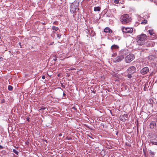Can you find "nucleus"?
Returning a JSON list of instances; mask_svg holds the SVG:
<instances>
[{
  "mask_svg": "<svg viewBox=\"0 0 157 157\" xmlns=\"http://www.w3.org/2000/svg\"><path fill=\"white\" fill-rule=\"evenodd\" d=\"M136 68L134 66L130 67L127 70V71L128 73H130V74H132L135 72Z\"/></svg>",
  "mask_w": 157,
  "mask_h": 157,
  "instance_id": "7",
  "label": "nucleus"
},
{
  "mask_svg": "<svg viewBox=\"0 0 157 157\" xmlns=\"http://www.w3.org/2000/svg\"><path fill=\"white\" fill-rule=\"evenodd\" d=\"M4 101H2V102H3Z\"/></svg>",
  "mask_w": 157,
  "mask_h": 157,
  "instance_id": "38",
  "label": "nucleus"
},
{
  "mask_svg": "<svg viewBox=\"0 0 157 157\" xmlns=\"http://www.w3.org/2000/svg\"><path fill=\"white\" fill-rule=\"evenodd\" d=\"M78 4V2L77 1H75L71 5L70 7V10L72 13H74L76 11L77 9Z\"/></svg>",
  "mask_w": 157,
  "mask_h": 157,
  "instance_id": "3",
  "label": "nucleus"
},
{
  "mask_svg": "<svg viewBox=\"0 0 157 157\" xmlns=\"http://www.w3.org/2000/svg\"><path fill=\"white\" fill-rule=\"evenodd\" d=\"M131 20L130 17L127 14H124L122 15L121 17L120 21L123 24H127Z\"/></svg>",
  "mask_w": 157,
  "mask_h": 157,
  "instance_id": "2",
  "label": "nucleus"
},
{
  "mask_svg": "<svg viewBox=\"0 0 157 157\" xmlns=\"http://www.w3.org/2000/svg\"><path fill=\"white\" fill-rule=\"evenodd\" d=\"M29 119H27V121H29Z\"/></svg>",
  "mask_w": 157,
  "mask_h": 157,
  "instance_id": "36",
  "label": "nucleus"
},
{
  "mask_svg": "<svg viewBox=\"0 0 157 157\" xmlns=\"http://www.w3.org/2000/svg\"><path fill=\"white\" fill-rule=\"evenodd\" d=\"M147 39V36L145 34H142L137 36V40L139 45H143L145 43Z\"/></svg>",
  "mask_w": 157,
  "mask_h": 157,
  "instance_id": "1",
  "label": "nucleus"
},
{
  "mask_svg": "<svg viewBox=\"0 0 157 157\" xmlns=\"http://www.w3.org/2000/svg\"><path fill=\"white\" fill-rule=\"evenodd\" d=\"M156 138L157 139V135H156Z\"/></svg>",
  "mask_w": 157,
  "mask_h": 157,
  "instance_id": "35",
  "label": "nucleus"
},
{
  "mask_svg": "<svg viewBox=\"0 0 157 157\" xmlns=\"http://www.w3.org/2000/svg\"><path fill=\"white\" fill-rule=\"evenodd\" d=\"M150 154L151 155H155L154 152L152 151H150Z\"/></svg>",
  "mask_w": 157,
  "mask_h": 157,
  "instance_id": "22",
  "label": "nucleus"
},
{
  "mask_svg": "<svg viewBox=\"0 0 157 157\" xmlns=\"http://www.w3.org/2000/svg\"><path fill=\"white\" fill-rule=\"evenodd\" d=\"M150 141L152 145H155V143H157V139L156 137V135L151 138Z\"/></svg>",
  "mask_w": 157,
  "mask_h": 157,
  "instance_id": "8",
  "label": "nucleus"
},
{
  "mask_svg": "<svg viewBox=\"0 0 157 157\" xmlns=\"http://www.w3.org/2000/svg\"><path fill=\"white\" fill-rule=\"evenodd\" d=\"M94 10L95 11H99L100 10V8L99 6L95 7Z\"/></svg>",
  "mask_w": 157,
  "mask_h": 157,
  "instance_id": "13",
  "label": "nucleus"
},
{
  "mask_svg": "<svg viewBox=\"0 0 157 157\" xmlns=\"http://www.w3.org/2000/svg\"><path fill=\"white\" fill-rule=\"evenodd\" d=\"M62 136V134L61 133H60L59 135V136Z\"/></svg>",
  "mask_w": 157,
  "mask_h": 157,
  "instance_id": "27",
  "label": "nucleus"
},
{
  "mask_svg": "<svg viewBox=\"0 0 157 157\" xmlns=\"http://www.w3.org/2000/svg\"><path fill=\"white\" fill-rule=\"evenodd\" d=\"M120 1H121V0H119Z\"/></svg>",
  "mask_w": 157,
  "mask_h": 157,
  "instance_id": "37",
  "label": "nucleus"
},
{
  "mask_svg": "<svg viewBox=\"0 0 157 157\" xmlns=\"http://www.w3.org/2000/svg\"><path fill=\"white\" fill-rule=\"evenodd\" d=\"M126 50L122 51L121 52L122 53V55L120 56H117L115 59V62H118L121 61L124 58V55H125V53L126 52Z\"/></svg>",
  "mask_w": 157,
  "mask_h": 157,
  "instance_id": "4",
  "label": "nucleus"
},
{
  "mask_svg": "<svg viewBox=\"0 0 157 157\" xmlns=\"http://www.w3.org/2000/svg\"><path fill=\"white\" fill-rule=\"evenodd\" d=\"M3 59V58L1 57H0V61L1 60V59Z\"/></svg>",
  "mask_w": 157,
  "mask_h": 157,
  "instance_id": "29",
  "label": "nucleus"
},
{
  "mask_svg": "<svg viewBox=\"0 0 157 157\" xmlns=\"http://www.w3.org/2000/svg\"><path fill=\"white\" fill-rule=\"evenodd\" d=\"M149 71V69L147 67H144L141 70V73L142 75L146 74Z\"/></svg>",
  "mask_w": 157,
  "mask_h": 157,
  "instance_id": "9",
  "label": "nucleus"
},
{
  "mask_svg": "<svg viewBox=\"0 0 157 157\" xmlns=\"http://www.w3.org/2000/svg\"><path fill=\"white\" fill-rule=\"evenodd\" d=\"M122 31L124 33H131L133 32V29L132 28L123 27L122 28Z\"/></svg>",
  "mask_w": 157,
  "mask_h": 157,
  "instance_id": "6",
  "label": "nucleus"
},
{
  "mask_svg": "<svg viewBox=\"0 0 157 157\" xmlns=\"http://www.w3.org/2000/svg\"><path fill=\"white\" fill-rule=\"evenodd\" d=\"M149 33L151 35H153L154 36V35L155 34V32L153 30H149Z\"/></svg>",
  "mask_w": 157,
  "mask_h": 157,
  "instance_id": "14",
  "label": "nucleus"
},
{
  "mask_svg": "<svg viewBox=\"0 0 157 157\" xmlns=\"http://www.w3.org/2000/svg\"><path fill=\"white\" fill-rule=\"evenodd\" d=\"M89 137H90V138H92V137H91V136H89Z\"/></svg>",
  "mask_w": 157,
  "mask_h": 157,
  "instance_id": "33",
  "label": "nucleus"
},
{
  "mask_svg": "<svg viewBox=\"0 0 157 157\" xmlns=\"http://www.w3.org/2000/svg\"><path fill=\"white\" fill-rule=\"evenodd\" d=\"M119 48L118 46L116 45H113L111 47V49L112 50H113V49H117L118 48Z\"/></svg>",
  "mask_w": 157,
  "mask_h": 157,
  "instance_id": "12",
  "label": "nucleus"
},
{
  "mask_svg": "<svg viewBox=\"0 0 157 157\" xmlns=\"http://www.w3.org/2000/svg\"><path fill=\"white\" fill-rule=\"evenodd\" d=\"M56 23H57V22H56V21H55V22H54L53 23V24H56Z\"/></svg>",
  "mask_w": 157,
  "mask_h": 157,
  "instance_id": "30",
  "label": "nucleus"
},
{
  "mask_svg": "<svg viewBox=\"0 0 157 157\" xmlns=\"http://www.w3.org/2000/svg\"><path fill=\"white\" fill-rule=\"evenodd\" d=\"M120 119L123 121H124L125 120V119L124 118V117L122 116L120 117Z\"/></svg>",
  "mask_w": 157,
  "mask_h": 157,
  "instance_id": "20",
  "label": "nucleus"
},
{
  "mask_svg": "<svg viewBox=\"0 0 157 157\" xmlns=\"http://www.w3.org/2000/svg\"><path fill=\"white\" fill-rule=\"evenodd\" d=\"M150 1L151 2H154L157 5V1L156 2L155 0H150Z\"/></svg>",
  "mask_w": 157,
  "mask_h": 157,
  "instance_id": "23",
  "label": "nucleus"
},
{
  "mask_svg": "<svg viewBox=\"0 0 157 157\" xmlns=\"http://www.w3.org/2000/svg\"><path fill=\"white\" fill-rule=\"evenodd\" d=\"M155 145H157V143H155Z\"/></svg>",
  "mask_w": 157,
  "mask_h": 157,
  "instance_id": "31",
  "label": "nucleus"
},
{
  "mask_svg": "<svg viewBox=\"0 0 157 157\" xmlns=\"http://www.w3.org/2000/svg\"><path fill=\"white\" fill-rule=\"evenodd\" d=\"M128 75H127V77L128 78H131L132 77V74H130V73H128Z\"/></svg>",
  "mask_w": 157,
  "mask_h": 157,
  "instance_id": "21",
  "label": "nucleus"
},
{
  "mask_svg": "<svg viewBox=\"0 0 157 157\" xmlns=\"http://www.w3.org/2000/svg\"><path fill=\"white\" fill-rule=\"evenodd\" d=\"M42 78L43 79H44L45 78V76H44V75L43 76H42Z\"/></svg>",
  "mask_w": 157,
  "mask_h": 157,
  "instance_id": "26",
  "label": "nucleus"
},
{
  "mask_svg": "<svg viewBox=\"0 0 157 157\" xmlns=\"http://www.w3.org/2000/svg\"><path fill=\"white\" fill-rule=\"evenodd\" d=\"M65 95V94L64 93H63V95L64 96Z\"/></svg>",
  "mask_w": 157,
  "mask_h": 157,
  "instance_id": "32",
  "label": "nucleus"
},
{
  "mask_svg": "<svg viewBox=\"0 0 157 157\" xmlns=\"http://www.w3.org/2000/svg\"><path fill=\"white\" fill-rule=\"evenodd\" d=\"M3 148V147L1 146V145H0V148Z\"/></svg>",
  "mask_w": 157,
  "mask_h": 157,
  "instance_id": "28",
  "label": "nucleus"
},
{
  "mask_svg": "<svg viewBox=\"0 0 157 157\" xmlns=\"http://www.w3.org/2000/svg\"><path fill=\"white\" fill-rule=\"evenodd\" d=\"M13 152L14 153L18 155V152L17 150H16V149H13Z\"/></svg>",
  "mask_w": 157,
  "mask_h": 157,
  "instance_id": "17",
  "label": "nucleus"
},
{
  "mask_svg": "<svg viewBox=\"0 0 157 157\" xmlns=\"http://www.w3.org/2000/svg\"><path fill=\"white\" fill-rule=\"evenodd\" d=\"M147 22V21L146 20H144L142 21L141 23V24H146Z\"/></svg>",
  "mask_w": 157,
  "mask_h": 157,
  "instance_id": "18",
  "label": "nucleus"
},
{
  "mask_svg": "<svg viewBox=\"0 0 157 157\" xmlns=\"http://www.w3.org/2000/svg\"><path fill=\"white\" fill-rule=\"evenodd\" d=\"M125 115V116H127V115H126V114H124V115Z\"/></svg>",
  "mask_w": 157,
  "mask_h": 157,
  "instance_id": "34",
  "label": "nucleus"
},
{
  "mask_svg": "<svg viewBox=\"0 0 157 157\" xmlns=\"http://www.w3.org/2000/svg\"><path fill=\"white\" fill-rule=\"evenodd\" d=\"M114 2L116 3H121V1H120L119 0H115Z\"/></svg>",
  "mask_w": 157,
  "mask_h": 157,
  "instance_id": "19",
  "label": "nucleus"
},
{
  "mask_svg": "<svg viewBox=\"0 0 157 157\" xmlns=\"http://www.w3.org/2000/svg\"><path fill=\"white\" fill-rule=\"evenodd\" d=\"M104 32L106 33H110L112 32V31L111 29L109 27H106L104 29Z\"/></svg>",
  "mask_w": 157,
  "mask_h": 157,
  "instance_id": "11",
  "label": "nucleus"
},
{
  "mask_svg": "<svg viewBox=\"0 0 157 157\" xmlns=\"http://www.w3.org/2000/svg\"><path fill=\"white\" fill-rule=\"evenodd\" d=\"M150 127L151 128H154L156 127V124L155 121H152L150 124Z\"/></svg>",
  "mask_w": 157,
  "mask_h": 157,
  "instance_id": "10",
  "label": "nucleus"
},
{
  "mask_svg": "<svg viewBox=\"0 0 157 157\" xmlns=\"http://www.w3.org/2000/svg\"><path fill=\"white\" fill-rule=\"evenodd\" d=\"M134 59V56L132 54H129L125 58V61L127 63H129Z\"/></svg>",
  "mask_w": 157,
  "mask_h": 157,
  "instance_id": "5",
  "label": "nucleus"
},
{
  "mask_svg": "<svg viewBox=\"0 0 157 157\" xmlns=\"http://www.w3.org/2000/svg\"><path fill=\"white\" fill-rule=\"evenodd\" d=\"M61 35L60 34H58L57 35V37L59 38H60L61 37Z\"/></svg>",
  "mask_w": 157,
  "mask_h": 157,
  "instance_id": "24",
  "label": "nucleus"
},
{
  "mask_svg": "<svg viewBox=\"0 0 157 157\" xmlns=\"http://www.w3.org/2000/svg\"><path fill=\"white\" fill-rule=\"evenodd\" d=\"M8 90H13V87L12 86H10V85H9L8 86Z\"/></svg>",
  "mask_w": 157,
  "mask_h": 157,
  "instance_id": "16",
  "label": "nucleus"
},
{
  "mask_svg": "<svg viewBox=\"0 0 157 157\" xmlns=\"http://www.w3.org/2000/svg\"><path fill=\"white\" fill-rule=\"evenodd\" d=\"M4 101H2V102H3Z\"/></svg>",
  "mask_w": 157,
  "mask_h": 157,
  "instance_id": "39",
  "label": "nucleus"
},
{
  "mask_svg": "<svg viewBox=\"0 0 157 157\" xmlns=\"http://www.w3.org/2000/svg\"><path fill=\"white\" fill-rule=\"evenodd\" d=\"M45 109V107H43V108H41V109H40L43 110H44V109Z\"/></svg>",
  "mask_w": 157,
  "mask_h": 157,
  "instance_id": "25",
  "label": "nucleus"
},
{
  "mask_svg": "<svg viewBox=\"0 0 157 157\" xmlns=\"http://www.w3.org/2000/svg\"><path fill=\"white\" fill-rule=\"evenodd\" d=\"M52 29L53 30L57 31L59 29V28L58 27H56L55 26H53L52 27Z\"/></svg>",
  "mask_w": 157,
  "mask_h": 157,
  "instance_id": "15",
  "label": "nucleus"
}]
</instances>
